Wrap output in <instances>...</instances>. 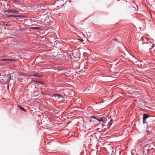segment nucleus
Instances as JSON below:
<instances>
[{"mask_svg":"<svg viewBox=\"0 0 155 155\" xmlns=\"http://www.w3.org/2000/svg\"><path fill=\"white\" fill-rule=\"evenodd\" d=\"M4 12L5 13L8 12L9 13H17L19 12L18 10H14L13 9H8V10H4Z\"/></svg>","mask_w":155,"mask_h":155,"instance_id":"1","label":"nucleus"},{"mask_svg":"<svg viewBox=\"0 0 155 155\" xmlns=\"http://www.w3.org/2000/svg\"><path fill=\"white\" fill-rule=\"evenodd\" d=\"M6 16L8 18L10 17H14V18H21L23 17L22 15H7Z\"/></svg>","mask_w":155,"mask_h":155,"instance_id":"2","label":"nucleus"},{"mask_svg":"<svg viewBox=\"0 0 155 155\" xmlns=\"http://www.w3.org/2000/svg\"><path fill=\"white\" fill-rule=\"evenodd\" d=\"M4 78L5 79V81L8 82L10 81L11 77L9 75H7L4 77Z\"/></svg>","mask_w":155,"mask_h":155,"instance_id":"3","label":"nucleus"},{"mask_svg":"<svg viewBox=\"0 0 155 155\" xmlns=\"http://www.w3.org/2000/svg\"><path fill=\"white\" fill-rule=\"evenodd\" d=\"M54 96L55 97H57L58 99H59L60 97L63 98V96L62 95L60 94H54Z\"/></svg>","mask_w":155,"mask_h":155,"instance_id":"4","label":"nucleus"},{"mask_svg":"<svg viewBox=\"0 0 155 155\" xmlns=\"http://www.w3.org/2000/svg\"><path fill=\"white\" fill-rule=\"evenodd\" d=\"M150 115L147 114H144L143 116V119H146L149 117Z\"/></svg>","mask_w":155,"mask_h":155,"instance_id":"5","label":"nucleus"},{"mask_svg":"<svg viewBox=\"0 0 155 155\" xmlns=\"http://www.w3.org/2000/svg\"><path fill=\"white\" fill-rule=\"evenodd\" d=\"M18 107H19V109H20L21 110L23 111H24L25 112L26 111V110L25 109L24 107H21V106H18Z\"/></svg>","mask_w":155,"mask_h":155,"instance_id":"6","label":"nucleus"},{"mask_svg":"<svg viewBox=\"0 0 155 155\" xmlns=\"http://www.w3.org/2000/svg\"><path fill=\"white\" fill-rule=\"evenodd\" d=\"M103 118L102 117H100L99 118H96V120L99 121V122H101L103 121Z\"/></svg>","mask_w":155,"mask_h":155,"instance_id":"7","label":"nucleus"},{"mask_svg":"<svg viewBox=\"0 0 155 155\" xmlns=\"http://www.w3.org/2000/svg\"><path fill=\"white\" fill-rule=\"evenodd\" d=\"M113 123V119H111L110 121L109 122L108 124L110 125V126H111Z\"/></svg>","mask_w":155,"mask_h":155,"instance_id":"8","label":"nucleus"},{"mask_svg":"<svg viewBox=\"0 0 155 155\" xmlns=\"http://www.w3.org/2000/svg\"><path fill=\"white\" fill-rule=\"evenodd\" d=\"M2 60L4 61H12L10 59H2Z\"/></svg>","mask_w":155,"mask_h":155,"instance_id":"9","label":"nucleus"},{"mask_svg":"<svg viewBox=\"0 0 155 155\" xmlns=\"http://www.w3.org/2000/svg\"><path fill=\"white\" fill-rule=\"evenodd\" d=\"M30 76H34V77H38V76H37V74L36 73H34L33 74H31L30 75Z\"/></svg>","mask_w":155,"mask_h":155,"instance_id":"10","label":"nucleus"},{"mask_svg":"<svg viewBox=\"0 0 155 155\" xmlns=\"http://www.w3.org/2000/svg\"><path fill=\"white\" fill-rule=\"evenodd\" d=\"M150 44H151L152 48H153L154 47V45L153 43L152 44L151 42L150 41Z\"/></svg>","mask_w":155,"mask_h":155,"instance_id":"11","label":"nucleus"},{"mask_svg":"<svg viewBox=\"0 0 155 155\" xmlns=\"http://www.w3.org/2000/svg\"><path fill=\"white\" fill-rule=\"evenodd\" d=\"M33 29H39L40 28V27H33Z\"/></svg>","mask_w":155,"mask_h":155,"instance_id":"12","label":"nucleus"},{"mask_svg":"<svg viewBox=\"0 0 155 155\" xmlns=\"http://www.w3.org/2000/svg\"><path fill=\"white\" fill-rule=\"evenodd\" d=\"M91 118L95 119L96 120V118H97L94 116H91Z\"/></svg>","mask_w":155,"mask_h":155,"instance_id":"13","label":"nucleus"},{"mask_svg":"<svg viewBox=\"0 0 155 155\" xmlns=\"http://www.w3.org/2000/svg\"><path fill=\"white\" fill-rule=\"evenodd\" d=\"M41 94H42L44 95H46L47 94V93H44L42 92H41Z\"/></svg>","mask_w":155,"mask_h":155,"instance_id":"14","label":"nucleus"},{"mask_svg":"<svg viewBox=\"0 0 155 155\" xmlns=\"http://www.w3.org/2000/svg\"><path fill=\"white\" fill-rule=\"evenodd\" d=\"M143 124L146 123V119H143Z\"/></svg>","mask_w":155,"mask_h":155,"instance_id":"15","label":"nucleus"},{"mask_svg":"<svg viewBox=\"0 0 155 155\" xmlns=\"http://www.w3.org/2000/svg\"><path fill=\"white\" fill-rule=\"evenodd\" d=\"M37 76H38V77H40V75L39 74H37Z\"/></svg>","mask_w":155,"mask_h":155,"instance_id":"16","label":"nucleus"},{"mask_svg":"<svg viewBox=\"0 0 155 155\" xmlns=\"http://www.w3.org/2000/svg\"><path fill=\"white\" fill-rule=\"evenodd\" d=\"M5 25L7 26H8L9 25L8 24H6Z\"/></svg>","mask_w":155,"mask_h":155,"instance_id":"17","label":"nucleus"},{"mask_svg":"<svg viewBox=\"0 0 155 155\" xmlns=\"http://www.w3.org/2000/svg\"><path fill=\"white\" fill-rule=\"evenodd\" d=\"M79 40L81 41H84L83 39H80Z\"/></svg>","mask_w":155,"mask_h":155,"instance_id":"18","label":"nucleus"},{"mask_svg":"<svg viewBox=\"0 0 155 155\" xmlns=\"http://www.w3.org/2000/svg\"><path fill=\"white\" fill-rule=\"evenodd\" d=\"M114 39L116 41L117 40V39L116 38H114Z\"/></svg>","mask_w":155,"mask_h":155,"instance_id":"19","label":"nucleus"}]
</instances>
